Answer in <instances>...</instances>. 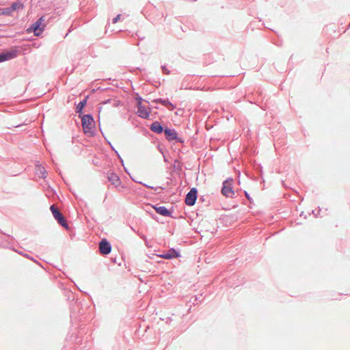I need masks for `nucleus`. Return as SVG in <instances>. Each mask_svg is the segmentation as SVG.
<instances>
[{
  "instance_id": "1",
  "label": "nucleus",
  "mask_w": 350,
  "mask_h": 350,
  "mask_svg": "<svg viewBox=\"0 0 350 350\" xmlns=\"http://www.w3.org/2000/svg\"><path fill=\"white\" fill-rule=\"evenodd\" d=\"M46 24L44 16H41L30 27V30L33 32L35 36H40L44 31Z\"/></svg>"
},
{
  "instance_id": "2",
  "label": "nucleus",
  "mask_w": 350,
  "mask_h": 350,
  "mask_svg": "<svg viewBox=\"0 0 350 350\" xmlns=\"http://www.w3.org/2000/svg\"><path fill=\"white\" fill-rule=\"evenodd\" d=\"M232 179H228L224 182L221 189V193L227 198H232L234 195V191L232 189Z\"/></svg>"
},
{
  "instance_id": "3",
  "label": "nucleus",
  "mask_w": 350,
  "mask_h": 350,
  "mask_svg": "<svg viewBox=\"0 0 350 350\" xmlns=\"http://www.w3.org/2000/svg\"><path fill=\"white\" fill-rule=\"evenodd\" d=\"M82 126L85 133H90L94 126V119L90 115H85L82 117Z\"/></svg>"
},
{
  "instance_id": "4",
  "label": "nucleus",
  "mask_w": 350,
  "mask_h": 350,
  "mask_svg": "<svg viewBox=\"0 0 350 350\" xmlns=\"http://www.w3.org/2000/svg\"><path fill=\"white\" fill-rule=\"evenodd\" d=\"M50 209L53 213V217L58 221V222L66 228H68V224L64 215L59 212V211L55 207V205H51Z\"/></svg>"
},
{
  "instance_id": "5",
  "label": "nucleus",
  "mask_w": 350,
  "mask_h": 350,
  "mask_svg": "<svg viewBox=\"0 0 350 350\" xmlns=\"http://www.w3.org/2000/svg\"><path fill=\"white\" fill-rule=\"evenodd\" d=\"M197 198V190L195 188L191 189L187 194L185 198V203L189 206H193Z\"/></svg>"
},
{
  "instance_id": "6",
  "label": "nucleus",
  "mask_w": 350,
  "mask_h": 350,
  "mask_svg": "<svg viewBox=\"0 0 350 350\" xmlns=\"http://www.w3.org/2000/svg\"><path fill=\"white\" fill-rule=\"evenodd\" d=\"M108 180L116 188L121 187L122 182L120 177L115 173L109 172L107 174Z\"/></svg>"
},
{
  "instance_id": "7",
  "label": "nucleus",
  "mask_w": 350,
  "mask_h": 350,
  "mask_svg": "<svg viewBox=\"0 0 350 350\" xmlns=\"http://www.w3.org/2000/svg\"><path fill=\"white\" fill-rule=\"evenodd\" d=\"M99 250L101 254H108L111 250V245L106 240H102L99 244Z\"/></svg>"
},
{
  "instance_id": "8",
  "label": "nucleus",
  "mask_w": 350,
  "mask_h": 350,
  "mask_svg": "<svg viewBox=\"0 0 350 350\" xmlns=\"http://www.w3.org/2000/svg\"><path fill=\"white\" fill-rule=\"evenodd\" d=\"M138 110L137 113L138 116L143 118H148L150 113V108L144 107L143 105L137 106Z\"/></svg>"
},
{
  "instance_id": "9",
  "label": "nucleus",
  "mask_w": 350,
  "mask_h": 350,
  "mask_svg": "<svg viewBox=\"0 0 350 350\" xmlns=\"http://www.w3.org/2000/svg\"><path fill=\"white\" fill-rule=\"evenodd\" d=\"M159 256L165 259H171L179 256V254L175 250L171 249L167 253H164Z\"/></svg>"
},
{
  "instance_id": "10",
  "label": "nucleus",
  "mask_w": 350,
  "mask_h": 350,
  "mask_svg": "<svg viewBox=\"0 0 350 350\" xmlns=\"http://www.w3.org/2000/svg\"><path fill=\"white\" fill-rule=\"evenodd\" d=\"M164 133H165V137L169 141L175 139L177 137L176 132L173 129H165L164 130Z\"/></svg>"
},
{
  "instance_id": "11",
  "label": "nucleus",
  "mask_w": 350,
  "mask_h": 350,
  "mask_svg": "<svg viewBox=\"0 0 350 350\" xmlns=\"http://www.w3.org/2000/svg\"><path fill=\"white\" fill-rule=\"evenodd\" d=\"M107 104H111L112 107H116L120 105V102L116 99H109L105 102H103L100 105H102L100 108V109H107L106 105Z\"/></svg>"
},
{
  "instance_id": "12",
  "label": "nucleus",
  "mask_w": 350,
  "mask_h": 350,
  "mask_svg": "<svg viewBox=\"0 0 350 350\" xmlns=\"http://www.w3.org/2000/svg\"><path fill=\"white\" fill-rule=\"evenodd\" d=\"M153 102L161 103L163 105L167 107L170 110H172L175 108V107L168 100H163L159 98L153 100Z\"/></svg>"
},
{
  "instance_id": "13",
  "label": "nucleus",
  "mask_w": 350,
  "mask_h": 350,
  "mask_svg": "<svg viewBox=\"0 0 350 350\" xmlns=\"http://www.w3.org/2000/svg\"><path fill=\"white\" fill-rule=\"evenodd\" d=\"M150 129L157 133H161L163 131L162 126L158 122H153L150 126Z\"/></svg>"
},
{
  "instance_id": "14",
  "label": "nucleus",
  "mask_w": 350,
  "mask_h": 350,
  "mask_svg": "<svg viewBox=\"0 0 350 350\" xmlns=\"http://www.w3.org/2000/svg\"><path fill=\"white\" fill-rule=\"evenodd\" d=\"M155 210L157 213L163 215V216H168L170 215V211L167 209L165 206H159L155 208Z\"/></svg>"
},
{
  "instance_id": "15",
  "label": "nucleus",
  "mask_w": 350,
  "mask_h": 350,
  "mask_svg": "<svg viewBox=\"0 0 350 350\" xmlns=\"http://www.w3.org/2000/svg\"><path fill=\"white\" fill-rule=\"evenodd\" d=\"M36 173L37 174L42 178L46 177V170L44 167L42 165L36 166Z\"/></svg>"
},
{
  "instance_id": "16",
  "label": "nucleus",
  "mask_w": 350,
  "mask_h": 350,
  "mask_svg": "<svg viewBox=\"0 0 350 350\" xmlns=\"http://www.w3.org/2000/svg\"><path fill=\"white\" fill-rule=\"evenodd\" d=\"M86 98L84 100L81 101L77 106V112L81 113L85 105H86Z\"/></svg>"
},
{
  "instance_id": "17",
  "label": "nucleus",
  "mask_w": 350,
  "mask_h": 350,
  "mask_svg": "<svg viewBox=\"0 0 350 350\" xmlns=\"http://www.w3.org/2000/svg\"><path fill=\"white\" fill-rule=\"evenodd\" d=\"M10 57H11V56L8 53L0 54V62L5 61V60L10 59Z\"/></svg>"
},
{
  "instance_id": "18",
  "label": "nucleus",
  "mask_w": 350,
  "mask_h": 350,
  "mask_svg": "<svg viewBox=\"0 0 350 350\" xmlns=\"http://www.w3.org/2000/svg\"><path fill=\"white\" fill-rule=\"evenodd\" d=\"M23 4L21 3H14L12 5V8H13V10H17V9L23 8Z\"/></svg>"
},
{
  "instance_id": "19",
  "label": "nucleus",
  "mask_w": 350,
  "mask_h": 350,
  "mask_svg": "<svg viewBox=\"0 0 350 350\" xmlns=\"http://www.w3.org/2000/svg\"><path fill=\"white\" fill-rule=\"evenodd\" d=\"M136 99L137 100V106L142 105L143 99L141 97H137Z\"/></svg>"
},
{
  "instance_id": "20",
  "label": "nucleus",
  "mask_w": 350,
  "mask_h": 350,
  "mask_svg": "<svg viewBox=\"0 0 350 350\" xmlns=\"http://www.w3.org/2000/svg\"><path fill=\"white\" fill-rule=\"evenodd\" d=\"M120 14H118V16H116V17H115L113 19V23H116L118 22V21L120 19Z\"/></svg>"
}]
</instances>
